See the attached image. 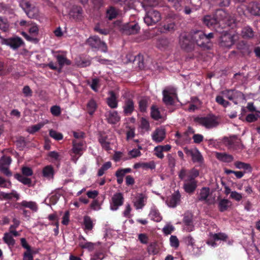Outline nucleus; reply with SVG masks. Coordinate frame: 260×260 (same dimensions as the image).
I'll use <instances>...</instances> for the list:
<instances>
[{
    "label": "nucleus",
    "instance_id": "052dcab7",
    "mask_svg": "<svg viewBox=\"0 0 260 260\" xmlns=\"http://www.w3.org/2000/svg\"><path fill=\"white\" fill-rule=\"evenodd\" d=\"M170 245L172 247L177 248L179 246V241L176 236L172 235L170 238Z\"/></svg>",
    "mask_w": 260,
    "mask_h": 260
},
{
    "label": "nucleus",
    "instance_id": "b1692460",
    "mask_svg": "<svg viewBox=\"0 0 260 260\" xmlns=\"http://www.w3.org/2000/svg\"><path fill=\"white\" fill-rule=\"evenodd\" d=\"M165 129L162 127H158L155 129L152 134V139L153 141L156 143L161 142L166 138Z\"/></svg>",
    "mask_w": 260,
    "mask_h": 260
},
{
    "label": "nucleus",
    "instance_id": "39448f33",
    "mask_svg": "<svg viewBox=\"0 0 260 260\" xmlns=\"http://www.w3.org/2000/svg\"><path fill=\"white\" fill-rule=\"evenodd\" d=\"M179 44L181 48L186 52H191L195 48L191 33L188 35H181L179 38Z\"/></svg>",
    "mask_w": 260,
    "mask_h": 260
},
{
    "label": "nucleus",
    "instance_id": "bf43d9fd",
    "mask_svg": "<svg viewBox=\"0 0 260 260\" xmlns=\"http://www.w3.org/2000/svg\"><path fill=\"white\" fill-rule=\"evenodd\" d=\"M50 112L54 116H59L61 113V108L59 106L54 105L51 107Z\"/></svg>",
    "mask_w": 260,
    "mask_h": 260
},
{
    "label": "nucleus",
    "instance_id": "13d9d810",
    "mask_svg": "<svg viewBox=\"0 0 260 260\" xmlns=\"http://www.w3.org/2000/svg\"><path fill=\"white\" fill-rule=\"evenodd\" d=\"M212 238L214 241H226L228 238V236L224 233H219L213 234Z\"/></svg>",
    "mask_w": 260,
    "mask_h": 260
},
{
    "label": "nucleus",
    "instance_id": "4468645a",
    "mask_svg": "<svg viewBox=\"0 0 260 260\" xmlns=\"http://www.w3.org/2000/svg\"><path fill=\"white\" fill-rule=\"evenodd\" d=\"M122 108L124 115H131L135 111V103L133 99L129 97H124Z\"/></svg>",
    "mask_w": 260,
    "mask_h": 260
},
{
    "label": "nucleus",
    "instance_id": "79ce46f5",
    "mask_svg": "<svg viewBox=\"0 0 260 260\" xmlns=\"http://www.w3.org/2000/svg\"><path fill=\"white\" fill-rule=\"evenodd\" d=\"M14 178L24 185H27L28 186H31V180L30 178L24 177L22 175L19 173H16L15 174Z\"/></svg>",
    "mask_w": 260,
    "mask_h": 260
},
{
    "label": "nucleus",
    "instance_id": "a211bd4d",
    "mask_svg": "<svg viewBox=\"0 0 260 260\" xmlns=\"http://www.w3.org/2000/svg\"><path fill=\"white\" fill-rule=\"evenodd\" d=\"M181 194L178 190L175 191L172 195L167 197L166 201L167 205L171 208H175L180 203Z\"/></svg>",
    "mask_w": 260,
    "mask_h": 260
},
{
    "label": "nucleus",
    "instance_id": "c85d7f7f",
    "mask_svg": "<svg viewBox=\"0 0 260 260\" xmlns=\"http://www.w3.org/2000/svg\"><path fill=\"white\" fill-rule=\"evenodd\" d=\"M73 147L72 151L76 155L81 156L83 153V142L81 140H74L72 141Z\"/></svg>",
    "mask_w": 260,
    "mask_h": 260
},
{
    "label": "nucleus",
    "instance_id": "423d86ee",
    "mask_svg": "<svg viewBox=\"0 0 260 260\" xmlns=\"http://www.w3.org/2000/svg\"><path fill=\"white\" fill-rule=\"evenodd\" d=\"M217 23L220 21H223L227 25L231 26L233 23H235V19L224 9H217L214 15Z\"/></svg>",
    "mask_w": 260,
    "mask_h": 260
},
{
    "label": "nucleus",
    "instance_id": "0eeeda50",
    "mask_svg": "<svg viewBox=\"0 0 260 260\" xmlns=\"http://www.w3.org/2000/svg\"><path fill=\"white\" fill-rule=\"evenodd\" d=\"M161 18V14L159 11L150 9L147 10L144 21L148 26L153 25L159 22Z\"/></svg>",
    "mask_w": 260,
    "mask_h": 260
},
{
    "label": "nucleus",
    "instance_id": "c9c22d12",
    "mask_svg": "<svg viewBox=\"0 0 260 260\" xmlns=\"http://www.w3.org/2000/svg\"><path fill=\"white\" fill-rule=\"evenodd\" d=\"M170 92L165 89L162 91L163 94V102L167 105H173L174 103V101L173 98L170 95Z\"/></svg>",
    "mask_w": 260,
    "mask_h": 260
},
{
    "label": "nucleus",
    "instance_id": "864d4df0",
    "mask_svg": "<svg viewBox=\"0 0 260 260\" xmlns=\"http://www.w3.org/2000/svg\"><path fill=\"white\" fill-rule=\"evenodd\" d=\"M148 107V100L146 99H142L139 102V108L140 112H145Z\"/></svg>",
    "mask_w": 260,
    "mask_h": 260
},
{
    "label": "nucleus",
    "instance_id": "20e7f679",
    "mask_svg": "<svg viewBox=\"0 0 260 260\" xmlns=\"http://www.w3.org/2000/svg\"><path fill=\"white\" fill-rule=\"evenodd\" d=\"M223 142L229 149L238 151L244 148V145L242 143L241 140L236 136H231L230 138L224 137Z\"/></svg>",
    "mask_w": 260,
    "mask_h": 260
},
{
    "label": "nucleus",
    "instance_id": "f257e3e1",
    "mask_svg": "<svg viewBox=\"0 0 260 260\" xmlns=\"http://www.w3.org/2000/svg\"><path fill=\"white\" fill-rule=\"evenodd\" d=\"M190 33L194 45L196 44L203 50L211 49L212 43L211 40L214 38V33L210 32L206 35L201 30H192Z\"/></svg>",
    "mask_w": 260,
    "mask_h": 260
},
{
    "label": "nucleus",
    "instance_id": "6ab92c4d",
    "mask_svg": "<svg viewBox=\"0 0 260 260\" xmlns=\"http://www.w3.org/2000/svg\"><path fill=\"white\" fill-rule=\"evenodd\" d=\"M235 36L229 33L225 32L220 37V45L222 47L230 48L235 42Z\"/></svg>",
    "mask_w": 260,
    "mask_h": 260
},
{
    "label": "nucleus",
    "instance_id": "6e6552de",
    "mask_svg": "<svg viewBox=\"0 0 260 260\" xmlns=\"http://www.w3.org/2000/svg\"><path fill=\"white\" fill-rule=\"evenodd\" d=\"M120 30L124 35H133L139 33L140 26L137 22L133 21L123 24Z\"/></svg>",
    "mask_w": 260,
    "mask_h": 260
},
{
    "label": "nucleus",
    "instance_id": "ddd939ff",
    "mask_svg": "<svg viewBox=\"0 0 260 260\" xmlns=\"http://www.w3.org/2000/svg\"><path fill=\"white\" fill-rule=\"evenodd\" d=\"M184 151L187 155L191 157L192 160L193 162H198L199 164H202L203 162V157L197 148L189 149L187 147H185L184 148Z\"/></svg>",
    "mask_w": 260,
    "mask_h": 260
},
{
    "label": "nucleus",
    "instance_id": "4c0bfd02",
    "mask_svg": "<svg viewBox=\"0 0 260 260\" xmlns=\"http://www.w3.org/2000/svg\"><path fill=\"white\" fill-rule=\"evenodd\" d=\"M160 0H143L141 3L142 7L146 11L149 7H155L158 5Z\"/></svg>",
    "mask_w": 260,
    "mask_h": 260
},
{
    "label": "nucleus",
    "instance_id": "774afa93",
    "mask_svg": "<svg viewBox=\"0 0 260 260\" xmlns=\"http://www.w3.org/2000/svg\"><path fill=\"white\" fill-rule=\"evenodd\" d=\"M104 257V254L102 252L98 251L92 255L90 260H102Z\"/></svg>",
    "mask_w": 260,
    "mask_h": 260
},
{
    "label": "nucleus",
    "instance_id": "1a4fd4ad",
    "mask_svg": "<svg viewBox=\"0 0 260 260\" xmlns=\"http://www.w3.org/2000/svg\"><path fill=\"white\" fill-rule=\"evenodd\" d=\"M86 43L92 48L100 50L104 52L107 51L106 44L102 41L100 39L96 36L89 37L86 41Z\"/></svg>",
    "mask_w": 260,
    "mask_h": 260
},
{
    "label": "nucleus",
    "instance_id": "e2e57ef3",
    "mask_svg": "<svg viewBox=\"0 0 260 260\" xmlns=\"http://www.w3.org/2000/svg\"><path fill=\"white\" fill-rule=\"evenodd\" d=\"M140 127L145 131H148L150 128V124L149 121L145 118L142 117L141 119Z\"/></svg>",
    "mask_w": 260,
    "mask_h": 260
},
{
    "label": "nucleus",
    "instance_id": "5fc2aeb1",
    "mask_svg": "<svg viewBox=\"0 0 260 260\" xmlns=\"http://www.w3.org/2000/svg\"><path fill=\"white\" fill-rule=\"evenodd\" d=\"M235 167L239 169H244L246 170H250L251 169V166L249 164H246L241 161H236L235 162Z\"/></svg>",
    "mask_w": 260,
    "mask_h": 260
},
{
    "label": "nucleus",
    "instance_id": "412c9836",
    "mask_svg": "<svg viewBox=\"0 0 260 260\" xmlns=\"http://www.w3.org/2000/svg\"><path fill=\"white\" fill-rule=\"evenodd\" d=\"M98 141L101 144L103 149L107 151L111 150V148L110 147V142L108 140V136L106 135L105 132H99L98 133Z\"/></svg>",
    "mask_w": 260,
    "mask_h": 260
},
{
    "label": "nucleus",
    "instance_id": "f03ea898",
    "mask_svg": "<svg viewBox=\"0 0 260 260\" xmlns=\"http://www.w3.org/2000/svg\"><path fill=\"white\" fill-rule=\"evenodd\" d=\"M220 93L229 100L238 105L245 100V95L243 92L236 89H226L221 91Z\"/></svg>",
    "mask_w": 260,
    "mask_h": 260
},
{
    "label": "nucleus",
    "instance_id": "338daca9",
    "mask_svg": "<svg viewBox=\"0 0 260 260\" xmlns=\"http://www.w3.org/2000/svg\"><path fill=\"white\" fill-rule=\"evenodd\" d=\"M155 155L159 158L162 159L164 157L162 148L160 145L155 147L154 149Z\"/></svg>",
    "mask_w": 260,
    "mask_h": 260
},
{
    "label": "nucleus",
    "instance_id": "7c9ffc66",
    "mask_svg": "<svg viewBox=\"0 0 260 260\" xmlns=\"http://www.w3.org/2000/svg\"><path fill=\"white\" fill-rule=\"evenodd\" d=\"M202 22L204 25L208 27L215 26L218 23L214 16L206 15L202 18Z\"/></svg>",
    "mask_w": 260,
    "mask_h": 260
},
{
    "label": "nucleus",
    "instance_id": "a19ab883",
    "mask_svg": "<svg viewBox=\"0 0 260 260\" xmlns=\"http://www.w3.org/2000/svg\"><path fill=\"white\" fill-rule=\"evenodd\" d=\"M150 219L155 222H159L161 220L162 217L158 210L151 209L149 214Z\"/></svg>",
    "mask_w": 260,
    "mask_h": 260
},
{
    "label": "nucleus",
    "instance_id": "72a5a7b5",
    "mask_svg": "<svg viewBox=\"0 0 260 260\" xmlns=\"http://www.w3.org/2000/svg\"><path fill=\"white\" fill-rule=\"evenodd\" d=\"M216 157L220 161L224 162H231L234 160V157L225 153L217 152Z\"/></svg>",
    "mask_w": 260,
    "mask_h": 260
},
{
    "label": "nucleus",
    "instance_id": "de8ad7c7",
    "mask_svg": "<svg viewBox=\"0 0 260 260\" xmlns=\"http://www.w3.org/2000/svg\"><path fill=\"white\" fill-rule=\"evenodd\" d=\"M112 166V163L110 161H107L104 163L101 168L98 170L97 175L101 177L104 175L105 172L109 169Z\"/></svg>",
    "mask_w": 260,
    "mask_h": 260
},
{
    "label": "nucleus",
    "instance_id": "6e6d98bb",
    "mask_svg": "<svg viewBox=\"0 0 260 260\" xmlns=\"http://www.w3.org/2000/svg\"><path fill=\"white\" fill-rule=\"evenodd\" d=\"M50 137H51L56 141H59L63 139V135L55 131L50 129Z\"/></svg>",
    "mask_w": 260,
    "mask_h": 260
},
{
    "label": "nucleus",
    "instance_id": "58836bf2",
    "mask_svg": "<svg viewBox=\"0 0 260 260\" xmlns=\"http://www.w3.org/2000/svg\"><path fill=\"white\" fill-rule=\"evenodd\" d=\"M171 6L176 11H180L182 10L183 2L182 0H167Z\"/></svg>",
    "mask_w": 260,
    "mask_h": 260
},
{
    "label": "nucleus",
    "instance_id": "9d476101",
    "mask_svg": "<svg viewBox=\"0 0 260 260\" xmlns=\"http://www.w3.org/2000/svg\"><path fill=\"white\" fill-rule=\"evenodd\" d=\"M127 59L126 62H133L134 67L139 70H142L144 68V62L143 56L139 53L137 55H134L132 53H128L126 56Z\"/></svg>",
    "mask_w": 260,
    "mask_h": 260
},
{
    "label": "nucleus",
    "instance_id": "dca6fc26",
    "mask_svg": "<svg viewBox=\"0 0 260 260\" xmlns=\"http://www.w3.org/2000/svg\"><path fill=\"white\" fill-rule=\"evenodd\" d=\"M123 202L124 198L122 193L117 192L112 197L110 209L113 211L117 210L120 206L123 205Z\"/></svg>",
    "mask_w": 260,
    "mask_h": 260
},
{
    "label": "nucleus",
    "instance_id": "8fccbe9b",
    "mask_svg": "<svg viewBox=\"0 0 260 260\" xmlns=\"http://www.w3.org/2000/svg\"><path fill=\"white\" fill-rule=\"evenodd\" d=\"M230 202L227 199L221 200L218 204L219 210L220 212L226 211L228 207Z\"/></svg>",
    "mask_w": 260,
    "mask_h": 260
},
{
    "label": "nucleus",
    "instance_id": "0e129e2a",
    "mask_svg": "<svg viewBox=\"0 0 260 260\" xmlns=\"http://www.w3.org/2000/svg\"><path fill=\"white\" fill-rule=\"evenodd\" d=\"M185 243L188 246H191L192 247L194 245V239L191 237V235H188L183 238Z\"/></svg>",
    "mask_w": 260,
    "mask_h": 260
},
{
    "label": "nucleus",
    "instance_id": "4d7b16f0",
    "mask_svg": "<svg viewBox=\"0 0 260 260\" xmlns=\"http://www.w3.org/2000/svg\"><path fill=\"white\" fill-rule=\"evenodd\" d=\"M12 161L10 156H3L0 159V166L6 167L9 166Z\"/></svg>",
    "mask_w": 260,
    "mask_h": 260
},
{
    "label": "nucleus",
    "instance_id": "473e14b6",
    "mask_svg": "<svg viewBox=\"0 0 260 260\" xmlns=\"http://www.w3.org/2000/svg\"><path fill=\"white\" fill-rule=\"evenodd\" d=\"M98 108V104L96 101L93 99H90L86 105V110L87 113L91 116H92Z\"/></svg>",
    "mask_w": 260,
    "mask_h": 260
},
{
    "label": "nucleus",
    "instance_id": "f704fd0d",
    "mask_svg": "<svg viewBox=\"0 0 260 260\" xmlns=\"http://www.w3.org/2000/svg\"><path fill=\"white\" fill-rule=\"evenodd\" d=\"M155 164L153 161L149 162H138L134 165V168L135 169L142 168L143 169H150L151 170L155 168Z\"/></svg>",
    "mask_w": 260,
    "mask_h": 260
},
{
    "label": "nucleus",
    "instance_id": "ea45409f",
    "mask_svg": "<svg viewBox=\"0 0 260 260\" xmlns=\"http://www.w3.org/2000/svg\"><path fill=\"white\" fill-rule=\"evenodd\" d=\"M117 15V10L113 6H110L106 11V17L110 20L116 18Z\"/></svg>",
    "mask_w": 260,
    "mask_h": 260
},
{
    "label": "nucleus",
    "instance_id": "f3484780",
    "mask_svg": "<svg viewBox=\"0 0 260 260\" xmlns=\"http://www.w3.org/2000/svg\"><path fill=\"white\" fill-rule=\"evenodd\" d=\"M198 186V181L196 179L186 178L184 179L183 188L184 191L189 194L193 193Z\"/></svg>",
    "mask_w": 260,
    "mask_h": 260
},
{
    "label": "nucleus",
    "instance_id": "603ef678",
    "mask_svg": "<svg viewBox=\"0 0 260 260\" xmlns=\"http://www.w3.org/2000/svg\"><path fill=\"white\" fill-rule=\"evenodd\" d=\"M43 126L44 123H39L37 124L29 126L27 129V131L29 133L32 134L40 130Z\"/></svg>",
    "mask_w": 260,
    "mask_h": 260
},
{
    "label": "nucleus",
    "instance_id": "393cba45",
    "mask_svg": "<svg viewBox=\"0 0 260 260\" xmlns=\"http://www.w3.org/2000/svg\"><path fill=\"white\" fill-rule=\"evenodd\" d=\"M109 96L106 99V103L108 106L111 109H115L118 107V96L116 93L111 90L109 92Z\"/></svg>",
    "mask_w": 260,
    "mask_h": 260
},
{
    "label": "nucleus",
    "instance_id": "cd10ccee",
    "mask_svg": "<svg viewBox=\"0 0 260 260\" xmlns=\"http://www.w3.org/2000/svg\"><path fill=\"white\" fill-rule=\"evenodd\" d=\"M83 10L80 6H74L72 8L70 15L76 20H80L82 17Z\"/></svg>",
    "mask_w": 260,
    "mask_h": 260
},
{
    "label": "nucleus",
    "instance_id": "4be33fe9",
    "mask_svg": "<svg viewBox=\"0 0 260 260\" xmlns=\"http://www.w3.org/2000/svg\"><path fill=\"white\" fill-rule=\"evenodd\" d=\"M178 15L173 13H169L167 16V23L164 25V29L169 31L175 29V20L177 19Z\"/></svg>",
    "mask_w": 260,
    "mask_h": 260
},
{
    "label": "nucleus",
    "instance_id": "a878e982",
    "mask_svg": "<svg viewBox=\"0 0 260 260\" xmlns=\"http://www.w3.org/2000/svg\"><path fill=\"white\" fill-rule=\"evenodd\" d=\"M105 116L108 123L111 124L117 123L120 119V117L116 111H109L105 114Z\"/></svg>",
    "mask_w": 260,
    "mask_h": 260
},
{
    "label": "nucleus",
    "instance_id": "9b49d317",
    "mask_svg": "<svg viewBox=\"0 0 260 260\" xmlns=\"http://www.w3.org/2000/svg\"><path fill=\"white\" fill-rule=\"evenodd\" d=\"M56 60L58 64L55 65L52 62H50V69L55 70L58 73H60L62 71V67L64 64L70 65L71 62L70 60L68 59L64 56L60 54H57L56 55Z\"/></svg>",
    "mask_w": 260,
    "mask_h": 260
},
{
    "label": "nucleus",
    "instance_id": "49530a36",
    "mask_svg": "<svg viewBox=\"0 0 260 260\" xmlns=\"http://www.w3.org/2000/svg\"><path fill=\"white\" fill-rule=\"evenodd\" d=\"M151 116L155 120H158L162 117L158 109L155 106H152L151 108Z\"/></svg>",
    "mask_w": 260,
    "mask_h": 260
},
{
    "label": "nucleus",
    "instance_id": "2eb2a0df",
    "mask_svg": "<svg viewBox=\"0 0 260 260\" xmlns=\"http://www.w3.org/2000/svg\"><path fill=\"white\" fill-rule=\"evenodd\" d=\"M22 9L27 16L30 18H36L38 16L39 11L37 8L31 7L29 2H25L21 4Z\"/></svg>",
    "mask_w": 260,
    "mask_h": 260
},
{
    "label": "nucleus",
    "instance_id": "2f4dec72",
    "mask_svg": "<svg viewBox=\"0 0 260 260\" xmlns=\"http://www.w3.org/2000/svg\"><path fill=\"white\" fill-rule=\"evenodd\" d=\"M12 198H15L16 200L19 199V194L15 191L12 190L10 193H6L3 191L0 192V200H11Z\"/></svg>",
    "mask_w": 260,
    "mask_h": 260
},
{
    "label": "nucleus",
    "instance_id": "5701e85b",
    "mask_svg": "<svg viewBox=\"0 0 260 260\" xmlns=\"http://www.w3.org/2000/svg\"><path fill=\"white\" fill-rule=\"evenodd\" d=\"M183 222L185 227V230L188 232L192 231L194 229L193 222V214L190 212H186L184 213Z\"/></svg>",
    "mask_w": 260,
    "mask_h": 260
},
{
    "label": "nucleus",
    "instance_id": "f8f14e48",
    "mask_svg": "<svg viewBox=\"0 0 260 260\" xmlns=\"http://www.w3.org/2000/svg\"><path fill=\"white\" fill-rule=\"evenodd\" d=\"M3 42L4 44L9 46L13 49H18L24 44L23 40L18 36L5 39L3 40Z\"/></svg>",
    "mask_w": 260,
    "mask_h": 260
},
{
    "label": "nucleus",
    "instance_id": "09e8293b",
    "mask_svg": "<svg viewBox=\"0 0 260 260\" xmlns=\"http://www.w3.org/2000/svg\"><path fill=\"white\" fill-rule=\"evenodd\" d=\"M21 206L27 207L32 210L33 211H37L38 210V207L35 202H27L26 201H23L21 203Z\"/></svg>",
    "mask_w": 260,
    "mask_h": 260
},
{
    "label": "nucleus",
    "instance_id": "7ed1b4c3",
    "mask_svg": "<svg viewBox=\"0 0 260 260\" xmlns=\"http://www.w3.org/2000/svg\"><path fill=\"white\" fill-rule=\"evenodd\" d=\"M194 121L207 129L215 127L219 124L217 117L213 114L204 117H196L194 118Z\"/></svg>",
    "mask_w": 260,
    "mask_h": 260
},
{
    "label": "nucleus",
    "instance_id": "c756f323",
    "mask_svg": "<svg viewBox=\"0 0 260 260\" xmlns=\"http://www.w3.org/2000/svg\"><path fill=\"white\" fill-rule=\"evenodd\" d=\"M210 193V189L208 187H202L200 191V193L198 196V200L199 201L207 202L208 201V198Z\"/></svg>",
    "mask_w": 260,
    "mask_h": 260
},
{
    "label": "nucleus",
    "instance_id": "bb28decb",
    "mask_svg": "<svg viewBox=\"0 0 260 260\" xmlns=\"http://www.w3.org/2000/svg\"><path fill=\"white\" fill-rule=\"evenodd\" d=\"M147 197L143 193H139L136 197L135 201L134 202V206L136 209H141L145 205Z\"/></svg>",
    "mask_w": 260,
    "mask_h": 260
},
{
    "label": "nucleus",
    "instance_id": "680f3d73",
    "mask_svg": "<svg viewBox=\"0 0 260 260\" xmlns=\"http://www.w3.org/2000/svg\"><path fill=\"white\" fill-rule=\"evenodd\" d=\"M167 158L168 159V165L169 167L171 169V170H173L176 166V159L175 157L171 154H168L167 155Z\"/></svg>",
    "mask_w": 260,
    "mask_h": 260
},
{
    "label": "nucleus",
    "instance_id": "69168bd1",
    "mask_svg": "<svg viewBox=\"0 0 260 260\" xmlns=\"http://www.w3.org/2000/svg\"><path fill=\"white\" fill-rule=\"evenodd\" d=\"M21 172L23 176H31L33 174L32 170L28 167H23L21 168Z\"/></svg>",
    "mask_w": 260,
    "mask_h": 260
},
{
    "label": "nucleus",
    "instance_id": "e433bc0d",
    "mask_svg": "<svg viewBox=\"0 0 260 260\" xmlns=\"http://www.w3.org/2000/svg\"><path fill=\"white\" fill-rule=\"evenodd\" d=\"M3 240L8 245L10 248L13 247L15 244V240L10 233H6L4 235Z\"/></svg>",
    "mask_w": 260,
    "mask_h": 260
},
{
    "label": "nucleus",
    "instance_id": "3c124183",
    "mask_svg": "<svg viewBox=\"0 0 260 260\" xmlns=\"http://www.w3.org/2000/svg\"><path fill=\"white\" fill-rule=\"evenodd\" d=\"M52 158L53 159L55 160V164L57 167V168H58V167L60 165L59 161L60 160V155L59 153L56 151H50V159Z\"/></svg>",
    "mask_w": 260,
    "mask_h": 260
},
{
    "label": "nucleus",
    "instance_id": "37998d69",
    "mask_svg": "<svg viewBox=\"0 0 260 260\" xmlns=\"http://www.w3.org/2000/svg\"><path fill=\"white\" fill-rule=\"evenodd\" d=\"M242 35L243 38L250 39L254 36V31L250 26L244 27L242 30Z\"/></svg>",
    "mask_w": 260,
    "mask_h": 260
},
{
    "label": "nucleus",
    "instance_id": "a18cd8bd",
    "mask_svg": "<svg viewBox=\"0 0 260 260\" xmlns=\"http://www.w3.org/2000/svg\"><path fill=\"white\" fill-rule=\"evenodd\" d=\"M159 248L156 242H151L147 248V251L149 254L156 255L159 252Z\"/></svg>",
    "mask_w": 260,
    "mask_h": 260
},
{
    "label": "nucleus",
    "instance_id": "aec40b11",
    "mask_svg": "<svg viewBox=\"0 0 260 260\" xmlns=\"http://www.w3.org/2000/svg\"><path fill=\"white\" fill-rule=\"evenodd\" d=\"M247 10L251 15L260 16V1L254 0L250 2L247 6Z\"/></svg>",
    "mask_w": 260,
    "mask_h": 260
},
{
    "label": "nucleus",
    "instance_id": "c03bdc74",
    "mask_svg": "<svg viewBox=\"0 0 260 260\" xmlns=\"http://www.w3.org/2000/svg\"><path fill=\"white\" fill-rule=\"evenodd\" d=\"M84 231H91L93 228V221L89 216H85L83 218Z\"/></svg>",
    "mask_w": 260,
    "mask_h": 260
}]
</instances>
